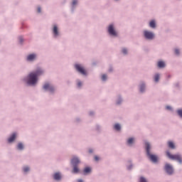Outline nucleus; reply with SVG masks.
I'll use <instances>...</instances> for the list:
<instances>
[{"label": "nucleus", "mask_w": 182, "mask_h": 182, "mask_svg": "<svg viewBox=\"0 0 182 182\" xmlns=\"http://www.w3.org/2000/svg\"><path fill=\"white\" fill-rule=\"evenodd\" d=\"M43 75V70L38 68L35 71L29 73L28 76L23 78V82H26L27 86H36L38 80H39V76Z\"/></svg>", "instance_id": "1"}, {"label": "nucleus", "mask_w": 182, "mask_h": 182, "mask_svg": "<svg viewBox=\"0 0 182 182\" xmlns=\"http://www.w3.org/2000/svg\"><path fill=\"white\" fill-rule=\"evenodd\" d=\"M145 146H146V154L149 160H151V161H152L153 163H157L159 160V157L157 156V155H154L150 153V144H149V142H146L145 144Z\"/></svg>", "instance_id": "2"}, {"label": "nucleus", "mask_w": 182, "mask_h": 182, "mask_svg": "<svg viewBox=\"0 0 182 182\" xmlns=\"http://www.w3.org/2000/svg\"><path fill=\"white\" fill-rule=\"evenodd\" d=\"M166 156L170 159V160H175L176 161H178V163H180L181 164L182 163V158L181 155L180 154H171L170 151H166Z\"/></svg>", "instance_id": "3"}, {"label": "nucleus", "mask_w": 182, "mask_h": 182, "mask_svg": "<svg viewBox=\"0 0 182 182\" xmlns=\"http://www.w3.org/2000/svg\"><path fill=\"white\" fill-rule=\"evenodd\" d=\"M107 33H109V36H112V38H117V36H119L116 28H114V24L109 25L107 28Z\"/></svg>", "instance_id": "4"}, {"label": "nucleus", "mask_w": 182, "mask_h": 182, "mask_svg": "<svg viewBox=\"0 0 182 182\" xmlns=\"http://www.w3.org/2000/svg\"><path fill=\"white\" fill-rule=\"evenodd\" d=\"M43 89L46 90V92H55L56 87L49 82H45L43 85Z\"/></svg>", "instance_id": "5"}, {"label": "nucleus", "mask_w": 182, "mask_h": 182, "mask_svg": "<svg viewBox=\"0 0 182 182\" xmlns=\"http://www.w3.org/2000/svg\"><path fill=\"white\" fill-rule=\"evenodd\" d=\"M75 68L78 72V73H80V75H82V76H87V72L83 66L80 64H75Z\"/></svg>", "instance_id": "6"}, {"label": "nucleus", "mask_w": 182, "mask_h": 182, "mask_svg": "<svg viewBox=\"0 0 182 182\" xmlns=\"http://www.w3.org/2000/svg\"><path fill=\"white\" fill-rule=\"evenodd\" d=\"M53 38L54 39H58L59 36H60V33L59 32V27H58L57 24H54L53 26Z\"/></svg>", "instance_id": "7"}, {"label": "nucleus", "mask_w": 182, "mask_h": 182, "mask_svg": "<svg viewBox=\"0 0 182 182\" xmlns=\"http://www.w3.org/2000/svg\"><path fill=\"white\" fill-rule=\"evenodd\" d=\"M144 36L147 41H153L154 39V33L151 31H144Z\"/></svg>", "instance_id": "8"}, {"label": "nucleus", "mask_w": 182, "mask_h": 182, "mask_svg": "<svg viewBox=\"0 0 182 182\" xmlns=\"http://www.w3.org/2000/svg\"><path fill=\"white\" fill-rule=\"evenodd\" d=\"M36 53H31L27 55L26 61L27 62H33V60H36Z\"/></svg>", "instance_id": "9"}, {"label": "nucleus", "mask_w": 182, "mask_h": 182, "mask_svg": "<svg viewBox=\"0 0 182 182\" xmlns=\"http://www.w3.org/2000/svg\"><path fill=\"white\" fill-rule=\"evenodd\" d=\"M165 170L166 171V173H168V174H173V166H171V165L166 164L165 165Z\"/></svg>", "instance_id": "10"}, {"label": "nucleus", "mask_w": 182, "mask_h": 182, "mask_svg": "<svg viewBox=\"0 0 182 182\" xmlns=\"http://www.w3.org/2000/svg\"><path fill=\"white\" fill-rule=\"evenodd\" d=\"M139 92H145L146 91V82L142 81L140 82L139 85Z\"/></svg>", "instance_id": "11"}, {"label": "nucleus", "mask_w": 182, "mask_h": 182, "mask_svg": "<svg viewBox=\"0 0 182 182\" xmlns=\"http://www.w3.org/2000/svg\"><path fill=\"white\" fill-rule=\"evenodd\" d=\"M79 163H80V161L79 160V159L76 156H74L72 159H71V164H73V166H77V164H79Z\"/></svg>", "instance_id": "12"}, {"label": "nucleus", "mask_w": 182, "mask_h": 182, "mask_svg": "<svg viewBox=\"0 0 182 182\" xmlns=\"http://www.w3.org/2000/svg\"><path fill=\"white\" fill-rule=\"evenodd\" d=\"M157 66L159 69H163L164 68H166V63L163 60H159L158 62Z\"/></svg>", "instance_id": "13"}, {"label": "nucleus", "mask_w": 182, "mask_h": 182, "mask_svg": "<svg viewBox=\"0 0 182 182\" xmlns=\"http://www.w3.org/2000/svg\"><path fill=\"white\" fill-rule=\"evenodd\" d=\"M154 82H155V83L160 82V73H157L154 75Z\"/></svg>", "instance_id": "14"}, {"label": "nucleus", "mask_w": 182, "mask_h": 182, "mask_svg": "<svg viewBox=\"0 0 182 182\" xmlns=\"http://www.w3.org/2000/svg\"><path fill=\"white\" fill-rule=\"evenodd\" d=\"M76 5H77V0H73L72 3L71 12L73 14L75 12V9L76 8Z\"/></svg>", "instance_id": "15"}, {"label": "nucleus", "mask_w": 182, "mask_h": 182, "mask_svg": "<svg viewBox=\"0 0 182 182\" xmlns=\"http://www.w3.org/2000/svg\"><path fill=\"white\" fill-rule=\"evenodd\" d=\"M157 26V24L156 23L155 20H151L149 22V27L151 28L152 29H156V27Z\"/></svg>", "instance_id": "16"}, {"label": "nucleus", "mask_w": 182, "mask_h": 182, "mask_svg": "<svg viewBox=\"0 0 182 182\" xmlns=\"http://www.w3.org/2000/svg\"><path fill=\"white\" fill-rule=\"evenodd\" d=\"M15 139H16V134L14 133L10 138H9L8 141L9 143H12V141H14V140H15Z\"/></svg>", "instance_id": "17"}, {"label": "nucleus", "mask_w": 182, "mask_h": 182, "mask_svg": "<svg viewBox=\"0 0 182 182\" xmlns=\"http://www.w3.org/2000/svg\"><path fill=\"white\" fill-rule=\"evenodd\" d=\"M60 178H62V176H60V173H55L54 174V180L59 181L60 180Z\"/></svg>", "instance_id": "18"}, {"label": "nucleus", "mask_w": 182, "mask_h": 182, "mask_svg": "<svg viewBox=\"0 0 182 182\" xmlns=\"http://www.w3.org/2000/svg\"><path fill=\"white\" fill-rule=\"evenodd\" d=\"M168 146L169 149H176V146L174 145V143L171 141H169L168 142Z\"/></svg>", "instance_id": "19"}, {"label": "nucleus", "mask_w": 182, "mask_h": 182, "mask_svg": "<svg viewBox=\"0 0 182 182\" xmlns=\"http://www.w3.org/2000/svg\"><path fill=\"white\" fill-rule=\"evenodd\" d=\"M77 165H73L74 168L73 170V173H74L75 174H77V173H79V168H77Z\"/></svg>", "instance_id": "20"}, {"label": "nucleus", "mask_w": 182, "mask_h": 182, "mask_svg": "<svg viewBox=\"0 0 182 182\" xmlns=\"http://www.w3.org/2000/svg\"><path fill=\"white\" fill-rule=\"evenodd\" d=\"M101 80L102 82H106V80H107V75L103 74L101 77Z\"/></svg>", "instance_id": "21"}, {"label": "nucleus", "mask_w": 182, "mask_h": 182, "mask_svg": "<svg viewBox=\"0 0 182 182\" xmlns=\"http://www.w3.org/2000/svg\"><path fill=\"white\" fill-rule=\"evenodd\" d=\"M90 171H92V169H90V168H89V167H86L84 169L85 174H87V173H90Z\"/></svg>", "instance_id": "22"}, {"label": "nucleus", "mask_w": 182, "mask_h": 182, "mask_svg": "<svg viewBox=\"0 0 182 182\" xmlns=\"http://www.w3.org/2000/svg\"><path fill=\"white\" fill-rule=\"evenodd\" d=\"M18 42L20 45H22L23 43V37L22 36H20L18 37Z\"/></svg>", "instance_id": "23"}, {"label": "nucleus", "mask_w": 182, "mask_h": 182, "mask_svg": "<svg viewBox=\"0 0 182 182\" xmlns=\"http://www.w3.org/2000/svg\"><path fill=\"white\" fill-rule=\"evenodd\" d=\"M134 141V138H129L127 140V144H133V142Z\"/></svg>", "instance_id": "24"}, {"label": "nucleus", "mask_w": 182, "mask_h": 182, "mask_svg": "<svg viewBox=\"0 0 182 182\" xmlns=\"http://www.w3.org/2000/svg\"><path fill=\"white\" fill-rule=\"evenodd\" d=\"M18 150H23V144L22 143H19L17 146Z\"/></svg>", "instance_id": "25"}, {"label": "nucleus", "mask_w": 182, "mask_h": 182, "mask_svg": "<svg viewBox=\"0 0 182 182\" xmlns=\"http://www.w3.org/2000/svg\"><path fill=\"white\" fill-rule=\"evenodd\" d=\"M114 128L115 129V130H117V131L120 130V129H121L120 124H116L114 125Z\"/></svg>", "instance_id": "26"}, {"label": "nucleus", "mask_w": 182, "mask_h": 182, "mask_svg": "<svg viewBox=\"0 0 182 182\" xmlns=\"http://www.w3.org/2000/svg\"><path fill=\"white\" fill-rule=\"evenodd\" d=\"M175 55H176V56L180 55V50L178 48L175 49Z\"/></svg>", "instance_id": "27"}, {"label": "nucleus", "mask_w": 182, "mask_h": 182, "mask_svg": "<svg viewBox=\"0 0 182 182\" xmlns=\"http://www.w3.org/2000/svg\"><path fill=\"white\" fill-rule=\"evenodd\" d=\"M28 171H29V167L25 166V167L23 168V172H24V173H28Z\"/></svg>", "instance_id": "28"}, {"label": "nucleus", "mask_w": 182, "mask_h": 182, "mask_svg": "<svg viewBox=\"0 0 182 182\" xmlns=\"http://www.w3.org/2000/svg\"><path fill=\"white\" fill-rule=\"evenodd\" d=\"M177 113L180 117H182V109H178Z\"/></svg>", "instance_id": "29"}, {"label": "nucleus", "mask_w": 182, "mask_h": 182, "mask_svg": "<svg viewBox=\"0 0 182 182\" xmlns=\"http://www.w3.org/2000/svg\"><path fill=\"white\" fill-rule=\"evenodd\" d=\"M122 53H124V55H127V48H122Z\"/></svg>", "instance_id": "30"}, {"label": "nucleus", "mask_w": 182, "mask_h": 182, "mask_svg": "<svg viewBox=\"0 0 182 182\" xmlns=\"http://www.w3.org/2000/svg\"><path fill=\"white\" fill-rule=\"evenodd\" d=\"M174 87H177L178 89L180 87V83L179 82H176L174 84Z\"/></svg>", "instance_id": "31"}, {"label": "nucleus", "mask_w": 182, "mask_h": 182, "mask_svg": "<svg viewBox=\"0 0 182 182\" xmlns=\"http://www.w3.org/2000/svg\"><path fill=\"white\" fill-rule=\"evenodd\" d=\"M139 182H147V181H146V178L141 177Z\"/></svg>", "instance_id": "32"}, {"label": "nucleus", "mask_w": 182, "mask_h": 182, "mask_svg": "<svg viewBox=\"0 0 182 182\" xmlns=\"http://www.w3.org/2000/svg\"><path fill=\"white\" fill-rule=\"evenodd\" d=\"M38 14H41V12H42V9L41 8V6L38 7V10H37Z\"/></svg>", "instance_id": "33"}, {"label": "nucleus", "mask_w": 182, "mask_h": 182, "mask_svg": "<svg viewBox=\"0 0 182 182\" xmlns=\"http://www.w3.org/2000/svg\"><path fill=\"white\" fill-rule=\"evenodd\" d=\"M77 87H82V82H81L80 81H79V82H77Z\"/></svg>", "instance_id": "34"}, {"label": "nucleus", "mask_w": 182, "mask_h": 182, "mask_svg": "<svg viewBox=\"0 0 182 182\" xmlns=\"http://www.w3.org/2000/svg\"><path fill=\"white\" fill-rule=\"evenodd\" d=\"M166 110H171V107L168 105L166 107Z\"/></svg>", "instance_id": "35"}, {"label": "nucleus", "mask_w": 182, "mask_h": 182, "mask_svg": "<svg viewBox=\"0 0 182 182\" xmlns=\"http://www.w3.org/2000/svg\"><path fill=\"white\" fill-rule=\"evenodd\" d=\"M95 161H99V156H95Z\"/></svg>", "instance_id": "36"}, {"label": "nucleus", "mask_w": 182, "mask_h": 182, "mask_svg": "<svg viewBox=\"0 0 182 182\" xmlns=\"http://www.w3.org/2000/svg\"><path fill=\"white\" fill-rule=\"evenodd\" d=\"M171 77V75H168L167 77H166V79H170Z\"/></svg>", "instance_id": "37"}, {"label": "nucleus", "mask_w": 182, "mask_h": 182, "mask_svg": "<svg viewBox=\"0 0 182 182\" xmlns=\"http://www.w3.org/2000/svg\"><path fill=\"white\" fill-rule=\"evenodd\" d=\"M109 72H113V68H109Z\"/></svg>", "instance_id": "38"}, {"label": "nucleus", "mask_w": 182, "mask_h": 182, "mask_svg": "<svg viewBox=\"0 0 182 182\" xmlns=\"http://www.w3.org/2000/svg\"><path fill=\"white\" fill-rule=\"evenodd\" d=\"M77 182H83V180L80 179V180L77 181Z\"/></svg>", "instance_id": "39"}, {"label": "nucleus", "mask_w": 182, "mask_h": 182, "mask_svg": "<svg viewBox=\"0 0 182 182\" xmlns=\"http://www.w3.org/2000/svg\"><path fill=\"white\" fill-rule=\"evenodd\" d=\"M117 105H120V102H117Z\"/></svg>", "instance_id": "40"}]
</instances>
